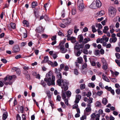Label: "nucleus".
Returning a JSON list of instances; mask_svg holds the SVG:
<instances>
[{"instance_id":"f257e3e1","label":"nucleus","mask_w":120,"mask_h":120,"mask_svg":"<svg viewBox=\"0 0 120 120\" xmlns=\"http://www.w3.org/2000/svg\"><path fill=\"white\" fill-rule=\"evenodd\" d=\"M56 77L58 79L56 81L57 84L59 86H61V88L64 89V91H65L68 90V88L69 82L66 79H63L61 73L56 75Z\"/></svg>"},{"instance_id":"f03ea898","label":"nucleus","mask_w":120,"mask_h":120,"mask_svg":"<svg viewBox=\"0 0 120 120\" xmlns=\"http://www.w3.org/2000/svg\"><path fill=\"white\" fill-rule=\"evenodd\" d=\"M84 47V45L82 44H78L76 43L74 47V52L75 55L77 57L79 56L82 52L85 54H88V50L86 49H84L83 50L82 49Z\"/></svg>"},{"instance_id":"7ed1b4c3","label":"nucleus","mask_w":120,"mask_h":120,"mask_svg":"<svg viewBox=\"0 0 120 120\" xmlns=\"http://www.w3.org/2000/svg\"><path fill=\"white\" fill-rule=\"evenodd\" d=\"M55 76L53 75V73L51 71L48 73L46 75V78L44 79L47 84L49 86L55 85Z\"/></svg>"},{"instance_id":"20e7f679","label":"nucleus","mask_w":120,"mask_h":120,"mask_svg":"<svg viewBox=\"0 0 120 120\" xmlns=\"http://www.w3.org/2000/svg\"><path fill=\"white\" fill-rule=\"evenodd\" d=\"M59 46L60 47L59 49H60V52L64 53L67 51V49L64 48V43L61 42H60Z\"/></svg>"},{"instance_id":"39448f33","label":"nucleus","mask_w":120,"mask_h":120,"mask_svg":"<svg viewBox=\"0 0 120 120\" xmlns=\"http://www.w3.org/2000/svg\"><path fill=\"white\" fill-rule=\"evenodd\" d=\"M109 13L112 16H114L115 15L116 12V9L112 7H110L109 9Z\"/></svg>"},{"instance_id":"423d86ee","label":"nucleus","mask_w":120,"mask_h":120,"mask_svg":"<svg viewBox=\"0 0 120 120\" xmlns=\"http://www.w3.org/2000/svg\"><path fill=\"white\" fill-rule=\"evenodd\" d=\"M83 2V0H78L77 2V4L79 5L78 8L80 11H82L84 8Z\"/></svg>"},{"instance_id":"0eeeda50","label":"nucleus","mask_w":120,"mask_h":120,"mask_svg":"<svg viewBox=\"0 0 120 120\" xmlns=\"http://www.w3.org/2000/svg\"><path fill=\"white\" fill-rule=\"evenodd\" d=\"M40 8L39 7L34 8V13L35 16L36 17H38V13L39 12V10Z\"/></svg>"},{"instance_id":"6e6552de","label":"nucleus","mask_w":120,"mask_h":120,"mask_svg":"<svg viewBox=\"0 0 120 120\" xmlns=\"http://www.w3.org/2000/svg\"><path fill=\"white\" fill-rule=\"evenodd\" d=\"M12 79V77L8 75L4 78V81L5 82H12L11 81Z\"/></svg>"},{"instance_id":"1a4fd4ad","label":"nucleus","mask_w":120,"mask_h":120,"mask_svg":"<svg viewBox=\"0 0 120 120\" xmlns=\"http://www.w3.org/2000/svg\"><path fill=\"white\" fill-rule=\"evenodd\" d=\"M20 50L19 46L18 45L15 46L13 49V52L16 53L18 52Z\"/></svg>"},{"instance_id":"9d476101","label":"nucleus","mask_w":120,"mask_h":120,"mask_svg":"<svg viewBox=\"0 0 120 120\" xmlns=\"http://www.w3.org/2000/svg\"><path fill=\"white\" fill-rule=\"evenodd\" d=\"M81 96L80 95L77 94L76 95V98L74 102L76 103H78L80 99L81 98Z\"/></svg>"},{"instance_id":"9b49d317","label":"nucleus","mask_w":120,"mask_h":120,"mask_svg":"<svg viewBox=\"0 0 120 120\" xmlns=\"http://www.w3.org/2000/svg\"><path fill=\"white\" fill-rule=\"evenodd\" d=\"M98 112L99 114H96V120H99V118L100 116V114H101L103 112V111L101 109H99Z\"/></svg>"},{"instance_id":"f8f14e48","label":"nucleus","mask_w":120,"mask_h":120,"mask_svg":"<svg viewBox=\"0 0 120 120\" xmlns=\"http://www.w3.org/2000/svg\"><path fill=\"white\" fill-rule=\"evenodd\" d=\"M67 40H70L71 42L72 43H74L76 42V38L75 37H67Z\"/></svg>"},{"instance_id":"ddd939ff","label":"nucleus","mask_w":120,"mask_h":120,"mask_svg":"<svg viewBox=\"0 0 120 120\" xmlns=\"http://www.w3.org/2000/svg\"><path fill=\"white\" fill-rule=\"evenodd\" d=\"M44 30V29L42 26H40L37 27L35 30L36 32L38 33H41L43 32Z\"/></svg>"},{"instance_id":"4468645a","label":"nucleus","mask_w":120,"mask_h":120,"mask_svg":"<svg viewBox=\"0 0 120 120\" xmlns=\"http://www.w3.org/2000/svg\"><path fill=\"white\" fill-rule=\"evenodd\" d=\"M96 8H99L101 5V3L99 0H96Z\"/></svg>"},{"instance_id":"2eb2a0df","label":"nucleus","mask_w":120,"mask_h":120,"mask_svg":"<svg viewBox=\"0 0 120 120\" xmlns=\"http://www.w3.org/2000/svg\"><path fill=\"white\" fill-rule=\"evenodd\" d=\"M23 68L24 70V74H25L28 73L27 70H29V67H28L25 66L23 67Z\"/></svg>"},{"instance_id":"dca6fc26","label":"nucleus","mask_w":120,"mask_h":120,"mask_svg":"<svg viewBox=\"0 0 120 120\" xmlns=\"http://www.w3.org/2000/svg\"><path fill=\"white\" fill-rule=\"evenodd\" d=\"M90 8L93 9H96V7L95 4V2H93L89 6Z\"/></svg>"},{"instance_id":"f3484780","label":"nucleus","mask_w":120,"mask_h":120,"mask_svg":"<svg viewBox=\"0 0 120 120\" xmlns=\"http://www.w3.org/2000/svg\"><path fill=\"white\" fill-rule=\"evenodd\" d=\"M12 69L14 71H15L17 74H20L21 71L19 68L14 67L12 68Z\"/></svg>"},{"instance_id":"a211bd4d","label":"nucleus","mask_w":120,"mask_h":120,"mask_svg":"<svg viewBox=\"0 0 120 120\" xmlns=\"http://www.w3.org/2000/svg\"><path fill=\"white\" fill-rule=\"evenodd\" d=\"M95 105V106L97 107H100L101 106V103L99 101H97L96 102Z\"/></svg>"},{"instance_id":"6ab92c4d","label":"nucleus","mask_w":120,"mask_h":120,"mask_svg":"<svg viewBox=\"0 0 120 120\" xmlns=\"http://www.w3.org/2000/svg\"><path fill=\"white\" fill-rule=\"evenodd\" d=\"M96 115L95 113H94L91 115V120H96Z\"/></svg>"},{"instance_id":"aec40b11","label":"nucleus","mask_w":120,"mask_h":120,"mask_svg":"<svg viewBox=\"0 0 120 120\" xmlns=\"http://www.w3.org/2000/svg\"><path fill=\"white\" fill-rule=\"evenodd\" d=\"M73 32V30L72 29H70L67 32L68 34H67L66 37H70V35Z\"/></svg>"},{"instance_id":"412c9836","label":"nucleus","mask_w":120,"mask_h":120,"mask_svg":"<svg viewBox=\"0 0 120 120\" xmlns=\"http://www.w3.org/2000/svg\"><path fill=\"white\" fill-rule=\"evenodd\" d=\"M65 94V92H64V91L62 90L61 93V96L62 98L63 99H66V97Z\"/></svg>"},{"instance_id":"4be33fe9","label":"nucleus","mask_w":120,"mask_h":120,"mask_svg":"<svg viewBox=\"0 0 120 120\" xmlns=\"http://www.w3.org/2000/svg\"><path fill=\"white\" fill-rule=\"evenodd\" d=\"M49 58L48 56H45L44 57L43 60L41 62V63H45L48 61Z\"/></svg>"},{"instance_id":"5701e85b","label":"nucleus","mask_w":120,"mask_h":120,"mask_svg":"<svg viewBox=\"0 0 120 120\" xmlns=\"http://www.w3.org/2000/svg\"><path fill=\"white\" fill-rule=\"evenodd\" d=\"M87 107L86 109V112H89L91 111V105H87Z\"/></svg>"},{"instance_id":"b1692460","label":"nucleus","mask_w":120,"mask_h":120,"mask_svg":"<svg viewBox=\"0 0 120 120\" xmlns=\"http://www.w3.org/2000/svg\"><path fill=\"white\" fill-rule=\"evenodd\" d=\"M102 77L104 80L109 82H110V80L104 74L102 75Z\"/></svg>"},{"instance_id":"393cba45","label":"nucleus","mask_w":120,"mask_h":120,"mask_svg":"<svg viewBox=\"0 0 120 120\" xmlns=\"http://www.w3.org/2000/svg\"><path fill=\"white\" fill-rule=\"evenodd\" d=\"M95 26L96 27L98 28V30H100L102 28V26L100 23H96L95 24Z\"/></svg>"},{"instance_id":"a878e982","label":"nucleus","mask_w":120,"mask_h":120,"mask_svg":"<svg viewBox=\"0 0 120 120\" xmlns=\"http://www.w3.org/2000/svg\"><path fill=\"white\" fill-rule=\"evenodd\" d=\"M61 71V70L60 69H57L56 68L55 69V73L56 75L61 73L60 72Z\"/></svg>"},{"instance_id":"bb28decb","label":"nucleus","mask_w":120,"mask_h":120,"mask_svg":"<svg viewBox=\"0 0 120 120\" xmlns=\"http://www.w3.org/2000/svg\"><path fill=\"white\" fill-rule=\"evenodd\" d=\"M94 54L97 56H99L100 55V52L98 50H95L94 52Z\"/></svg>"},{"instance_id":"cd10ccee","label":"nucleus","mask_w":120,"mask_h":120,"mask_svg":"<svg viewBox=\"0 0 120 120\" xmlns=\"http://www.w3.org/2000/svg\"><path fill=\"white\" fill-rule=\"evenodd\" d=\"M65 93L68 98H69L71 97V93L70 91L69 90L65 92Z\"/></svg>"},{"instance_id":"c85d7f7f","label":"nucleus","mask_w":120,"mask_h":120,"mask_svg":"<svg viewBox=\"0 0 120 120\" xmlns=\"http://www.w3.org/2000/svg\"><path fill=\"white\" fill-rule=\"evenodd\" d=\"M107 100L105 98H103L102 102L103 104L106 105L107 104Z\"/></svg>"},{"instance_id":"c756f323","label":"nucleus","mask_w":120,"mask_h":120,"mask_svg":"<svg viewBox=\"0 0 120 120\" xmlns=\"http://www.w3.org/2000/svg\"><path fill=\"white\" fill-rule=\"evenodd\" d=\"M64 22H65V23L66 25H67L70 23L71 22V19L69 18L68 19H67L66 20H64Z\"/></svg>"},{"instance_id":"7c9ffc66","label":"nucleus","mask_w":120,"mask_h":120,"mask_svg":"<svg viewBox=\"0 0 120 120\" xmlns=\"http://www.w3.org/2000/svg\"><path fill=\"white\" fill-rule=\"evenodd\" d=\"M109 28L107 26H105L104 27V29L103 30V32L105 34H106L107 32V31L109 30Z\"/></svg>"},{"instance_id":"2f4dec72","label":"nucleus","mask_w":120,"mask_h":120,"mask_svg":"<svg viewBox=\"0 0 120 120\" xmlns=\"http://www.w3.org/2000/svg\"><path fill=\"white\" fill-rule=\"evenodd\" d=\"M38 3L35 2H33L32 3V8H34L36 6L38 5Z\"/></svg>"},{"instance_id":"473e14b6","label":"nucleus","mask_w":120,"mask_h":120,"mask_svg":"<svg viewBox=\"0 0 120 120\" xmlns=\"http://www.w3.org/2000/svg\"><path fill=\"white\" fill-rule=\"evenodd\" d=\"M8 114L7 113H4L3 114L2 118L3 120H5L8 116Z\"/></svg>"},{"instance_id":"72a5a7b5","label":"nucleus","mask_w":120,"mask_h":120,"mask_svg":"<svg viewBox=\"0 0 120 120\" xmlns=\"http://www.w3.org/2000/svg\"><path fill=\"white\" fill-rule=\"evenodd\" d=\"M23 32H23V34L24 35H23L24 38H26L27 37V34L26 33V30L25 29H23Z\"/></svg>"},{"instance_id":"f704fd0d","label":"nucleus","mask_w":120,"mask_h":120,"mask_svg":"<svg viewBox=\"0 0 120 120\" xmlns=\"http://www.w3.org/2000/svg\"><path fill=\"white\" fill-rule=\"evenodd\" d=\"M88 86L90 87L94 88L95 87V85L94 83H90L88 84Z\"/></svg>"},{"instance_id":"c9c22d12","label":"nucleus","mask_w":120,"mask_h":120,"mask_svg":"<svg viewBox=\"0 0 120 120\" xmlns=\"http://www.w3.org/2000/svg\"><path fill=\"white\" fill-rule=\"evenodd\" d=\"M77 59L78 63L80 64L82 63L83 60L82 58V57H79Z\"/></svg>"},{"instance_id":"e433bc0d","label":"nucleus","mask_w":120,"mask_h":120,"mask_svg":"<svg viewBox=\"0 0 120 120\" xmlns=\"http://www.w3.org/2000/svg\"><path fill=\"white\" fill-rule=\"evenodd\" d=\"M104 14V11H101L98 13V15L101 16L103 15Z\"/></svg>"},{"instance_id":"4c0bfd02","label":"nucleus","mask_w":120,"mask_h":120,"mask_svg":"<svg viewBox=\"0 0 120 120\" xmlns=\"http://www.w3.org/2000/svg\"><path fill=\"white\" fill-rule=\"evenodd\" d=\"M88 99L87 102L88 103V105H91L90 104L92 102L93 98H90V97Z\"/></svg>"},{"instance_id":"58836bf2","label":"nucleus","mask_w":120,"mask_h":120,"mask_svg":"<svg viewBox=\"0 0 120 120\" xmlns=\"http://www.w3.org/2000/svg\"><path fill=\"white\" fill-rule=\"evenodd\" d=\"M23 23L25 25H26L27 27L29 26V24L28 22L26 20H24L23 21Z\"/></svg>"},{"instance_id":"ea45409f","label":"nucleus","mask_w":120,"mask_h":120,"mask_svg":"<svg viewBox=\"0 0 120 120\" xmlns=\"http://www.w3.org/2000/svg\"><path fill=\"white\" fill-rule=\"evenodd\" d=\"M92 31L93 33L95 32H97V30L96 29L94 25H93L92 27Z\"/></svg>"},{"instance_id":"a19ab883","label":"nucleus","mask_w":120,"mask_h":120,"mask_svg":"<svg viewBox=\"0 0 120 120\" xmlns=\"http://www.w3.org/2000/svg\"><path fill=\"white\" fill-rule=\"evenodd\" d=\"M78 38H79V41L80 42H82L83 40V37L82 35H79L78 37Z\"/></svg>"},{"instance_id":"79ce46f5","label":"nucleus","mask_w":120,"mask_h":120,"mask_svg":"<svg viewBox=\"0 0 120 120\" xmlns=\"http://www.w3.org/2000/svg\"><path fill=\"white\" fill-rule=\"evenodd\" d=\"M108 67V64H107L103 65L102 68L104 70H106L107 69Z\"/></svg>"},{"instance_id":"37998d69","label":"nucleus","mask_w":120,"mask_h":120,"mask_svg":"<svg viewBox=\"0 0 120 120\" xmlns=\"http://www.w3.org/2000/svg\"><path fill=\"white\" fill-rule=\"evenodd\" d=\"M10 25L11 28L13 29L15 28V24L14 23L11 22L10 23Z\"/></svg>"},{"instance_id":"c03bdc74","label":"nucleus","mask_w":120,"mask_h":120,"mask_svg":"<svg viewBox=\"0 0 120 120\" xmlns=\"http://www.w3.org/2000/svg\"><path fill=\"white\" fill-rule=\"evenodd\" d=\"M76 12L75 8H73L72 10V14L73 15H75L76 13Z\"/></svg>"},{"instance_id":"a18cd8bd","label":"nucleus","mask_w":120,"mask_h":120,"mask_svg":"<svg viewBox=\"0 0 120 120\" xmlns=\"http://www.w3.org/2000/svg\"><path fill=\"white\" fill-rule=\"evenodd\" d=\"M85 84H81L80 86V88L82 90L84 89L85 88Z\"/></svg>"},{"instance_id":"49530a36","label":"nucleus","mask_w":120,"mask_h":120,"mask_svg":"<svg viewBox=\"0 0 120 120\" xmlns=\"http://www.w3.org/2000/svg\"><path fill=\"white\" fill-rule=\"evenodd\" d=\"M79 29L77 28V27L76 26H74V32L76 34L77 32L79 31Z\"/></svg>"},{"instance_id":"de8ad7c7","label":"nucleus","mask_w":120,"mask_h":120,"mask_svg":"<svg viewBox=\"0 0 120 120\" xmlns=\"http://www.w3.org/2000/svg\"><path fill=\"white\" fill-rule=\"evenodd\" d=\"M105 88L109 91H110L112 89L111 87H109L108 86H106L105 87Z\"/></svg>"},{"instance_id":"09e8293b","label":"nucleus","mask_w":120,"mask_h":120,"mask_svg":"<svg viewBox=\"0 0 120 120\" xmlns=\"http://www.w3.org/2000/svg\"><path fill=\"white\" fill-rule=\"evenodd\" d=\"M102 61L103 63V65L107 64L105 61V59L104 58H102Z\"/></svg>"},{"instance_id":"8fccbe9b","label":"nucleus","mask_w":120,"mask_h":120,"mask_svg":"<svg viewBox=\"0 0 120 120\" xmlns=\"http://www.w3.org/2000/svg\"><path fill=\"white\" fill-rule=\"evenodd\" d=\"M113 82L116 83L117 81V79L115 78H111L110 79Z\"/></svg>"},{"instance_id":"3c124183","label":"nucleus","mask_w":120,"mask_h":120,"mask_svg":"<svg viewBox=\"0 0 120 120\" xmlns=\"http://www.w3.org/2000/svg\"><path fill=\"white\" fill-rule=\"evenodd\" d=\"M41 84L42 85L43 87H45L46 85V83L44 82V81L42 80L41 81Z\"/></svg>"},{"instance_id":"603ef678","label":"nucleus","mask_w":120,"mask_h":120,"mask_svg":"<svg viewBox=\"0 0 120 120\" xmlns=\"http://www.w3.org/2000/svg\"><path fill=\"white\" fill-rule=\"evenodd\" d=\"M53 66H52V67H55L57 66L58 64L56 61H55L53 63Z\"/></svg>"},{"instance_id":"864d4df0","label":"nucleus","mask_w":120,"mask_h":120,"mask_svg":"<svg viewBox=\"0 0 120 120\" xmlns=\"http://www.w3.org/2000/svg\"><path fill=\"white\" fill-rule=\"evenodd\" d=\"M85 49H89L90 47V45L89 44H87L85 45Z\"/></svg>"},{"instance_id":"5fc2aeb1","label":"nucleus","mask_w":120,"mask_h":120,"mask_svg":"<svg viewBox=\"0 0 120 120\" xmlns=\"http://www.w3.org/2000/svg\"><path fill=\"white\" fill-rule=\"evenodd\" d=\"M74 73L76 75H77L79 73L78 70L76 69H75L74 70Z\"/></svg>"},{"instance_id":"6e6d98bb","label":"nucleus","mask_w":120,"mask_h":120,"mask_svg":"<svg viewBox=\"0 0 120 120\" xmlns=\"http://www.w3.org/2000/svg\"><path fill=\"white\" fill-rule=\"evenodd\" d=\"M78 105L76 104H75L72 107V109H75L78 108Z\"/></svg>"},{"instance_id":"4d7b16f0","label":"nucleus","mask_w":120,"mask_h":120,"mask_svg":"<svg viewBox=\"0 0 120 120\" xmlns=\"http://www.w3.org/2000/svg\"><path fill=\"white\" fill-rule=\"evenodd\" d=\"M64 100V101L65 104L67 105H68V99H65Z\"/></svg>"},{"instance_id":"13d9d810","label":"nucleus","mask_w":120,"mask_h":120,"mask_svg":"<svg viewBox=\"0 0 120 120\" xmlns=\"http://www.w3.org/2000/svg\"><path fill=\"white\" fill-rule=\"evenodd\" d=\"M26 78L28 80H29L30 79V75L28 74H27L25 76Z\"/></svg>"},{"instance_id":"bf43d9fd","label":"nucleus","mask_w":120,"mask_h":120,"mask_svg":"<svg viewBox=\"0 0 120 120\" xmlns=\"http://www.w3.org/2000/svg\"><path fill=\"white\" fill-rule=\"evenodd\" d=\"M64 64H62L60 65V68L58 69L61 70L64 68Z\"/></svg>"},{"instance_id":"052dcab7","label":"nucleus","mask_w":120,"mask_h":120,"mask_svg":"<svg viewBox=\"0 0 120 120\" xmlns=\"http://www.w3.org/2000/svg\"><path fill=\"white\" fill-rule=\"evenodd\" d=\"M12 82H6L4 83V84L6 85H8V84L11 85L12 84Z\"/></svg>"},{"instance_id":"680f3d73","label":"nucleus","mask_w":120,"mask_h":120,"mask_svg":"<svg viewBox=\"0 0 120 120\" xmlns=\"http://www.w3.org/2000/svg\"><path fill=\"white\" fill-rule=\"evenodd\" d=\"M86 115H83L82 117L80 118L81 120H84L86 119Z\"/></svg>"},{"instance_id":"e2e57ef3","label":"nucleus","mask_w":120,"mask_h":120,"mask_svg":"<svg viewBox=\"0 0 120 120\" xmlns=\"http://www.w3.org/2000/svg\"><path fill=\"white\" fill-rule=\"evenodd\" d=\"M116 56V58L118 59H119L120 58V54L117 53H116L115 54Z\"/></svg>"},{"instance_id":"0e129e2a","label":"nucleus","mask_w":120,"mask_h":120,"mask_svg":"<svg viewBox=\"0 0 120 120\" xmlns=\"http://www.w3.org/2000/svg\"><path fill=\"white\" fill-rule=\"evenodd\" d=\"M115 61L116 63L117 64V65L119 67H120V62L118 60H116Z\"/></svg>"},{"instance_id":"69168bd1","label":"nucleus","mask_w":120,"mask_h":120,"mask_svg":"<svg viewBox=\"0 0 120 120\" xmlns=\"http://www.w3.org/2000/svg\"><path fill=\"white\" fill-rule=\"evenodd\" d=\"M61 98L60 96L59 95H58L56 97V99L58 101H60L61 100Z\"/></svg>"},{"instance_id":"338daca9","label":"nucleus","mask_w":120,"mask_h":120,"mask_svg":"<svg viewBox=\"0 0 120 120\" xmlns=\"http://www.w3.org/2000/svg\"><path fill=\"white\" fill-rule=\"evenodd\" d=\"M103 92L102 91H98L97 93V95L99 96H100L101 95V94L103 93Z\"/></svg>"},{"instance_id":"774afa93","label":"nucleus","mask_w":120,"mask_h":120,"mask_svg":"<svg viewBox=\"0 0 120 120\" xmlns=\"http://www.w3.org/2000/svg\"><path fill=\"white\" fill-rule=\"evenodd\" d=\"M116 92L117 94H120V89L119 88L116 89Z\"/></svg>"}]
</instances>
